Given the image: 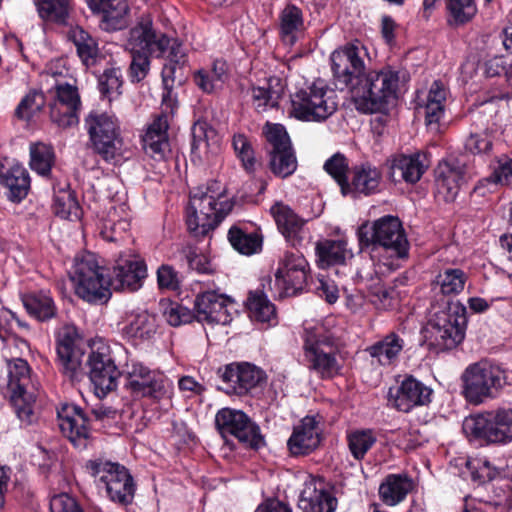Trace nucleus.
I'll list each match as a JSON object with an SVG mask.
<instances>
[{"label":"nucleus","instance_id":"nucleus-53","mask_svg":"<svg viewBox=\"0 0 512 512\" xmlns=\"http://www.w3.org/2000/svg\"><path fill=\"white\" fill-rule=\"evenodd\" d=\"M447 10L452 18L450 23L463 25L476 15L477 6L475 0H448Z\"/></svg>","mask_w":512,"mask_h":512},{"label":"nucleus","instance_id":"nucleus-4","mask_svg":"<svg viewBox=\"0 0 512 512\" xmlns=\"http://www.w3.org/2000/svg\"><path fill=\"white\" fill-rule=\"evenodd\" d=\"M462 395L471 405L496 399L507 384L504 369L488 361L468 365L461 375Z\"/></svg>","mask_w":512,"mask_h":512},{"label":"nucleus","instance_id":"nucleus-7","mask_svg":"<svg viewBox=\"0 0 512 512\" xmlns=\"http://www.w3.org/2000/svg\"><path fill=\"white\" fill-rule=\"evenodd\" d=\"M467 309L459 301H447L430 320V345L437 352L456 348L465 337Z\"/></svg>","mask_w":512,"mask_h":512},{"label":"nucleus","instance_id":"nucleus-17","mask_svg":"<svg viewBox=\"0 0 512 512\" xmlns=\"http://www.w3.org/2000/svg\"><path fill=\"white\" fill-rule=\"evenodd\" d=\"M87 364L89 378L97 397L103 398L116 389L121 372L115 364L109 346L102 345L92 350Z\"/></svg>","mask_w":512,"mask_h":512},{"label":"nucleus","instance_id":"nucleus-35","mask_svg":"<svg viewBox=\"0 0 512 512\" xmlns=\"http://www.w3.org/2000/svg\"><path fill=\"white\" fill-rule=\"evenodd\" d=\"M262 288L250 291L246 299V308L250 319L254 322L274 326L278 323L275 305L269 300L264 291V283Z\"/></svg>","mask_w":512,"mask_h":512},{"label":"nucleus","instance_id":"nucleus-50","mask_svg":"<svg viewBox=\"0 0 512 512\" xmlns=\"http://www.w3.org/2000/svg\"><path fill=\"white\" fill-rule=\"evenodd\" d=\"M52 207L54 213L63 219L79 217V204L74 194L68 189H60L55 192Z\"/></svg>","mask_w":512,"mask_h":512},{"label":"nucleus","instance_id":"nucleus-40","mask_svg":"<svg viewBox=\"0 0 512 512\" xmlns=\"http://www.w3.org/2000/svg\"><path fill=\"white\" fill-rule=\"evenodd\" d=\"M405 345L404 340L395 332H390L381 340L369 346L366 351L382 366L393 364Z\"/></svg>","mask_w":512,"mask_h":512},{"label":"nucleus","instance_id":"nucleus-62","mask_svg":"<svg viewBox=\"0 0 512 512\" xmlns=\"http://www.w3.org/2000/svg\"><path fill=\"white\" fill-rule=\"evenodd\" d=\"M51 512H84L77 501L66 493L55 495L50 500Z\"/></svg>","mask_w":512,"mask_h":512},{"label":"nucleus","instance_id":"nucleus-57","mask_svg":"<svg viewBox=\"0 0 512 512\" xmlns=\"http://www.w3.org/2000/svg\"><path fill=\"white\" fill-rule=\"evenodd\" d=\"M163 316L169 325L175 327L190 323L194 317L190 309L176 302L166 305Z\"/></svg>","mask_w":512,"mask_h":512},{"label":"nucleus","instance_id":"nucleus-29","mask_svg":"<svg viewBox=\"0 0 512 512\" xmlns=\"http://www.w3.org/2000/svg\"><path fill=\"white\" fill-rule=\"evenodd\" d=\"M168 117L160 114L154 118L142 136V146L145 153L155 160H162L170 150L168 140Z\"/></svg>","mask_w":512,"mask_h":512},{"label":"nucleus","instance_id":"nucleus-11","mask_svg":"<svg viewBox=\"0 0 512 512\" xmlns=\"http://www.w3.org/2000/svg\"><path fill=\"white\" fill-rule=\"evenodd\" d=\"M8 366V388L11 392V402L17 417L25 426L37 420L34 412L35 397L29 388L32 387L30 367L22 358L10 360Z\"/></svg>","mask_w":512,"mask_h":512},{"label":"nucleus","instance_id":"nucleus-59","mask_svg":"<svg viewBox=\"0 0 512 512\" xmlns=\"http://www.w3.org/2000/svg\"><path fill=\"white\" fill-rule=\"evenodd\" d=\"M251 95L258 111H265L267 108H274L278 105L279 95L270 88L252 87Z\"/></svg>","mask_w":512,"mask_h":512},{"label":"nucleus","instance_id":"nucleus-52","mask_svg":"<svg viewBox=\"0 0 512 512\" xmlns=\"http://www.w3.org/2000/svg\"><path fill=\"white\" fill-rule=\"evenodd\" d=\"M123 80L120 68H107L98 78L101 94L111 100L121 94Z\"/></svg>","mask_w":512,"mask_h":512},{"label":"nucleus","instance_id":"nucleus-26","mask_svg":"<svg viewBox=\"0 0 512 512\" xmlns=\"http://www.w3.org/2000/svg\"><path fill=\"white\" fill-rule=\"evenodd\" d=\"M463 180V171L457 161H441L435 169L436 195L444 202H453Z\"/></svg>","mask_w":512,"mask_h":512},{"label":"nucleus","instance_id":"nucleus-36","mask_svg":"<svg viewBox=\"0 0 512 512\" xmlns=\"http://www.w3.org/2000/svg\"><path fill=\"white\" fill-rule=\"evenodd\" d=\"M298 506L303 512H334L337 499L323 487L309 483L301 493Z\"/></svg>","mask_w":512,"mask_h":512},{"label":"nucleus","instance_id":"nucleus-16","mask_svg":"<svg viewBox=\"0 0 512 512\" xmlns=\"http://www.w3.org/2000/svg\"><path fill=\"white\" fill-rule=\"evenodd\" d=\"M266 139L270 144L269 167L274 175L286 178L297 169V158L290 137L281 124H267Z\"/></svg>","mask_w":512,"mask_h":512},{"label":"nucleus","instance_id":"nucleus-15","mask_svg":"<svg viewBox=\"0 0 512 512\" xmlns=\"http://www.w3.org/2000/svg\"><path fill=\"white\" fill-rule=\"evenodd\" d=\"M50 120L61 129L77 126L81 110L78 88L69 83H56L50 90Z\"/></svg>","mask_w":512,"mask_h":512},{"label":"nucleus","instance_id":"nucleus-44","mask_svg":"<svg viewBox=\"0 0 512 512\" xmlns=\"http://www.w3.org/2000/svg\"><path fill=\"white\" fill-rule=\"evenodd\" d=\"M72 4L73 0H35L40 18L59 25L67 23Z\"/></svg>","mask_w":512,"mask_h":512},{"label":"nucleus","instance_id":"nucleus-31","mask_svg":"<svg viewBox=\"0 0 512 512\" xmlns=\"http://www.w3.org/2000/svg\"><path fill=\"white\" fill-rule=\"evenodd\" d=\"M0 183L8 190V199L19 203L28 195L31 180L27 169L16 163L0 166Z\"/></svg>","mask_w":512,"mask_h":512},{"label":"nucleus","instance_id":"nucleus-30","mask_svg":"<svg viewBox=\"0 0 512 512\" xmlns=\"http://www.w3.org/2000/svg\"><path fill=\"white\" fill-rule=\"evenodd\" d=\"M88 7L101 14V27L106 31H116L126 25L128 5L126 0H86Z\"/></svg>","mask_w":512,"mask_h":512},{"label":"nucleus","instance_id":"nucleus-43","mask_svg":"<svg viewBox=\"0 0 512 512\" xmlns=\"http://www.w3.org/2000/svg\"><path fill=\"white\" fill-rule=\"evenodd\" d=\"M22 302L29 315L37 320L46 321L56 316L57 308L49 293L26 294L23 295Z\"/></svg>","mask_w":512,"mask_h":512},{"label":"nucleus","instance_id":"nucleus-61","mask_svg":"<svg viewBox=\"0 0 512 512\" xmlns=\"http://www.w3.org/2000/svg\"><path fill=\"white\" fill-rule=\"evenodd\" d=\"M491 138L484 133H470L465 141V150L473 155L486 154L492 149Z\"/></svg>","mask_w":512,"mask_h":512},{"label":"nucleus","instance_id":"nucleus-9","mask_svg":"<svg viewBox=\"0 0 512 512\" xmlns=\"http://www.w3.org/2000/svg\"><path fill=\"white\" fill-rule=\"evenodd\" d=\"M463 429L487 444L512 442V408L485 410L467 417Z\"/></svg>","mask_w":512,"mask_h":512},{"label":"nucleus","instance_id":"nucleus-22","mask_svg":"<svg viewBox=\"0 0 512 512\" xmlns=\"http://www.w3.org/2000/svg\"><path fill=\"white\" fill-rule=\"evenodd\" d=\"M172 38L157 31L149 17H142L130 30L129 44L150 57H163Z\"/></svg>","mask_w":512,"mask_h":512},{"label":"nucleus","instance_id":"nucleus-47","mask_svg":"<svg viewBox=\"0 0 512 512\" xmlns=\"http://www.w3.org/2000/svg\"><path fill=\"white\" fill-rule=\"evenodd\" d=\"M377 436L372 429H357L347 434V444L354 459H364L367 452L375 445Z\"/></svg>","mask_w":512,"mask_h":512},{"label":"nucleus","instance_id":"nucleus-20","mask_svg":"<svg viewBox=\"0 0 512 512\" xmlns=\"http://www.w3.org/2000/svg\"><path fill=\"white\" fill-rule=\"evenodd\" d=\"M79 335L73 325H65L56 333L57 362L62 373L71 381H78L83 376V353L76 348Z\"/></svg>","mask_w":512,"mask_h":512},{"label":"nucleus","instance_id":"nucleus-39","mask_svg":"<svg viewBox=\"0 0 512 512\" xmlns=\"http://www.w3.org/2000/svg\"><path fill=\"white\" fill-rule=\"evenodd\" d=\"M413 482L405 474H389L379 487V496L383 503L394 506L405 499L412 490Z\"/></svg>","mask_w":512,"mask_h":512},{"label":"nucleus","instance_id":"nucleus-13","mask_svg":"<svg viewBox=\"0 0 512 512\" xmlns=\"http://www.w3.org/2000/svg\"><path fill=\"white\" fill-rule=\"evenodd\" d=\"M303 349L304 359L310 371L323 379L332 378L340 373L337 345L330 336L308 332Z\"/></svg>","mask_w":512,"mask_h":512},{"label":"nucleus","instance_id":"nucleus-34","mask_svg":"<svg viewBox=\"0 0 512 512\" xmlns=\"http://www.w3.org/2000/svg\"><path fill=\"white\" fill-rule=\"evenodd\" d=\"M447 93L440 81L432 83L425 104V124L431 133L441 132V120L445 113Z\"/></svg>","mask_w":512,"mask_h":512},{"label":"nucleus","instance_id":"nucleus-6","mask_svg":"<svg viewBox=\"0 0 512 512\" xmlns=\"http://www.w3.org/2000/svg\"><path fill=\"white\" fill-rule=\"evenodd\" d=\"M85 469L97 487L105 489L111 501L122 505L132 503L136 485L125 466L104 459H94L86 462Z\"/></svg>","mask_w":512,"mask_h":512},{"label":"nucleus","instance_id":"nucleus-19","mask_svg":"<svg viewBox=\"0 0 512 512\" xmlns=\"http://www.w3.org/2000/svg\"><path fill=\"white\" fill-rule=\"evenodd\" d=\"M310 274L309 263L298 251H286L275 272V284L286 296L302 291Z\"/></svg>","mask_w":512,"mask_h":512},{"label":"nucleus","instance_id":"nucleus-1","mask_svg":"<svg viewBox=\"0 0 512 512\" xmlns=\"http://www.w3.org/2000/svg\"><path fill=\"white\" fill-rule=\"evenodd\" d=\"M362 45L350 44L331 55L334 78L343 88H350L358 111L363 113H386L398 98L400 85L409 80L404 70L385 67L364 73Z\"/></svg>","mask_w":512,"mask_h":512},{"label":"nucleus","instance_id":"nucleus-10","mask_svg":"<svg viewBox=\"0 0 512 512\" xmlns=\"http://www.w3.org/2000/svg\"><path fill=\"white\" fill-rule=\"evenodd\" d=\"M374 237L376 244L371 250V259L378 261L383 254H388L390 261L383 262L388 269H394L393 259H402L408 256L409 242L400 220L394 216H384L374 222Z\"/></svg>","mask_w":512,"mask_h":512},{"label":"nucleus","instance_id":"nucleus-38","mask_svg":"<svg viewBox=\"0 0 512 512\" xmlns=\"http://www.w3.org/2000/svg\"><path fill=\"white\" fill-rule=\"evenodd\" d=\"M305 30V21L302 10L294 5H286L279 14V33L281 39L294 44L299 35Z\"/></svg>","mask_w":512,"mask_h":512},{"label":"nucleus","instance_id":"nucleus-37","mask_svg":"<svg viewBox=\"0 0 512 512\" xmlns=\"http://www.w3.org/2000/svg\"><path fill=\"white\" fill-rule=\"evenodd\" d=\"M315 253L317 265L322 268L345 264L352 254L344 240L323 239L316 243Z\"/></svg>","mask_w":512,"mask_h":512},{"label":"nucleus","instance_id":"nucleus-28","mask_svg":"<svg viewBox=\"0 0 512 512\" xmlns=\"http://www.w3.org/2000/svg\"><path fill=\"white\" fill-rule=\"evenodd\" d=\"M381 177V172L369 163L356 165L350 170V178L343 186L342 195H371L378 190Z\"/></svg>","mask_w":512,"mask_h":512},{"label":"nucleus","instance_id":"nucleus-42","mask_svg":"<svg viewBox=\"0 0 512 512\" xmlns=\"http://www.w3.org/2000/svg\"><path fill=\"white\" fill-rule=\"evenodd\" d=\"M227 79V64L223 60H215L209 71L199 70L194 74L195 84L208 94L221 89Z\"/></svg>","mask_w":512,"mask_h":512},{"label":"nucleus","instance_id":"nucleus-60","mask_svg":"<svg viewBox=\"0 0 512 512\" xmlns=\"http://www.w3.org/2000/svg\"><path fill=\"white\" fill-rule=\"evenodd\" d=\"M182 253L191 270L200 274H210L213 272L209 259L205 255L198 253L194 248L186 247L182 250Z\"/></svg>","mask_w":512,"mask_h":512},{"label":"nucleus","instance_id":"nucleus-63","mask_svg":"<svg viewBox=\"0 0 512 512\" xmlns=\"http://www.w3.org/2000/svg\"><path fill=\"white\" fill-rule=\"evenodd\" d=\"M192 134V150H196L201 144L207 146V141L211 135L214 134V130L205 121H197L194 123L191 129Z\"/></svg>","mask_w":512,"mask_h":512},{"label":"nucleus","instance_id":"nucleus-25","mask_svg":"<svg viewBox=\"0 0 512 512\" xmlns=\"http://www.w3.org/2000/svg\"><path fill=\"white\" fill-rule=\"evenodd\" d=\"M320 417L306 416L293 429L287 446L293 456L308 455L321 443Z\"/></svg>","mask_w":512,"mask_h":512},{"label":"nucleus","instance_id":"nucleus-46","mask_svg":"<svg viewBox=\"0 0 512 512\" xmlns=\"http://www.w3.org/2000/svg\"><path fill=\"white\" fill-rule=\"evenodd\" d=\"M55 161L53 147L41 142L30 145L29 165L41 176H48Z\"/></svg>","mask_w":512,"mask_h":512},{"label":"nucleus","instance_id":"nucleus-54","mask_svg":"<svg viewBox=\"0 0 512 512\" xmlns=\"http://www.w3.org/2000/svg\"><path fill=\"white\" fill-rule=\"evenodd\" d=\"M150 56L131 46V63L128 69V78L131 83L144 80L150 71Z\"/></svg>","mask_w":512,"mask_h":512},{"label":"nucleus","instance_id":"nucleus-14","mask_svg":"<svg viewBox=\"0 0 512 512\" xmlns=\"http://www.w3.org/2000/svg\"><path fill=\"white\" fill-rule=\"evenodd\" d=\"M215 424L223 438L233 436L255 450L265 445L259 426L241 410L222 408L216 414Z\"/></svg>","mask_w":512,"mask_h":512},{"label":"nucleus","instance_id":"nucleus-51","mask_svg":"<svg viewBox=\"0 0 512 512\" xmlns=\"http://www.w3.org/2000/svg\"><path fill=\"white\" fill-rule=\"evenodd\" d=\"M323 169L336 181L343 193V186L350 178L349 162L346 156L339 152L335 153L325 161Z\"/></svg>","mask_w":512,"mask_h":512},{"label":"nucleus","instance_id":"nucleus-27","mask_svg":"<svg viewBox=\"0 0 512 512\" xmlns=\"http://www.w3.org/2000/svg\"><path fill=\"white\" fill-rule=\"evenodd\" d=\"M428 168L426 157L419 152L410 155L399 154L390 162V178L394 182L417 183Z\"/></svg>","mask_w":512,"mask_h":512},{"label":"nucleus","instance_id":"nucleus-23","mask_svg":"<svg viewBox=\"0 0 512 512\" xmlns=\"http://www.w3.org/2000/svg\"><path fill=\"white\" fill-rule=\"evenodd\" d=\"M231 299L215 291H206L198 294L194 301L195 317L199 322L207 324L227 325L232 321L228 309L232 305Z\"/></svg>","mask_w":512,"mask_h":512},{"label":"nucleus","instance_id":"nucleus-64","mask_svg":"<svg viewBox=\"0 0 512 512\" xmlns=\"http://www.w3.org/2000/svg\"><path fill=\"white\" fill-rule=\"evenodd\" d=\"M129 228L130 223L125 219H121L118 222L113 223L109 221V225H105L101 234L107 241H119L122 239V234L128 231Z\"/></svg>","mask_w":512,"mask_h":512},{"label":"nucleus","instance_id":"nucleus-49","mask_svg":"<svg viewBox=\"0 0 512 512\" xmlns=\"http://www.w3.org/2000/svg\"><path fill=\"white\" fill-rule=\"evenodd\" d=\"M46 99L38 90L29 91L15 109V117L18 120L29 122L44 108Z\"/></svg>","mask_w":512,"mask_h":512},{"label":"nucleus","instance_id":"nucleus-58","mask_svg":"<svg viewBox=\"0 0 512 512\" xmlns=\"http://www.w3.org/2000/svg\"><path fill=\"white\" fill-rule=\"evenodd\" d=\"M182 276L168 264L157 269V284L161 290L177 291L181 287Z\"/></svg>","mask_w":512,"mask_h":512},{"label":"nucleus","instance_id":"nucleus-55","mask_svg":"<svg viewBox=\"0 0 512 512\" xmlns=\"http://www.w3.org/2000/svg\"><path fill=\"white\" fill-rule=\"evenodd\" d=\"M232 146L237 157L241 160L244 169L248 172L254 171L256 159L248 137L244 134H235L232 138Z\"/></svg>","mask_w":512,"mask_h":512},{"label":"nucleus","instance_id":"nucleus-48","mask_svg":"<svg viewBox=\"0 0 512 512\" xmlns=\"http://www.w3.org/2000/svg\"><path fill=\"white\" fill-rule=\"evenodd\" d=\"M467 280L466 273L459 268H447L440 272L435 283L443 295H457L464 289Z\"/></svg>","mask_w":512,"mask_h":512},{"label":"nucleus","instance_id":"nucleus-2","mask_svg":"<svg viewBox=\"0 0 512 512\" xmlns=\"http://www.w3.org/2000/svg\"><path fill=\"white\" fill-rule=\"evenodd\" d=\"M105 268L99 266L96 255L86 252L75 258L72 280L75 293L91 304H104L111 297L110 285L115 290L134 292L142 286L147 275L143 260L135 255H120L113 267V277L109 280Z\"/></svg>","mask_w":512,"mask_h":512},{"label":"nucleus","instance_id":"nucleus-12","mask_svg":"<svg viewBox=\"0 0 512 512\" xmlns=\"http://www.w3.org/2000/svg\"><path fill=\"white\" fill-rule=\"evenodd\" d=\"M121 374L126 380L125 387L137 397L161 399L171 387L162 373L151 370L136 359H128Z\"/></svg>","mask_w":512,"mask_h":512},{"label":"nucleus","instance_id":"nucleus-41","mask_svg":"<svg viewBox=\"0 0 512 512\" xmlns=\"http://www.w3.org/2000/svg\"><path fill=\"white\" fill-rule=\"evenodd\" d=\"M68 39L75 45L77 55L86 66L95 63L99 48L96 39L90 33L80 26H75L69 30Z\"/></svg>","mask_w":512,"mask_h":512},{"label":"nucleus","instance_id":"nucleus-24","mask_svg":"<svg viewBox=\"0 0 512 512\" xmlns=\"http://www.w3.org/2000/svg\"><path fill=\"white\" fill-rule=\"evenodd\" d=\"M432 389L413 376H406L394 390L389 391V401L398 411L408 413L414 407L431 402Z\"/></svg>","mask_w":512,"mask_h":512},{"label":"nucleus","instance_id":"nucleus-32","mask_svg":"<svg viewBox=\"0 0 512 512\" xmlns=\"http://www.w3.org/2000/svg\"><path fill=\"white\" fill-rule=\"evenodd\" d=\"M157 318L146 310L132 312L121 328V334L128 340H150L157 332Z\"/></svg>","mask_w":512,"mask_h":512},{"label":"nucleus","instance_id":"nucleus-5","mask_svg":"<svg viewBox=\"0 0 512 512\" xmlns=\"http://www.w3.org/2000/svg\"><path fill=\"white\" fill-rule=\"evenodd\" d=\"M338 108L337 94L322 79H317L291 96V114L304 121H324Z\"/></svg>","mask_w":512,"mask_h":512},{"label":"nucleus","instance_id":"nucleus-33","mask_svg":"<svg viewBox=\"0 0 512 512\" xmlns=\"http://www.w3.org/2000/svg\"><path fill=\"white\" fill-rule=\"evenodd\" d=\"M271 214L283 236L296 247L301 243L304 220L299 218L292 209L283 203L274 204Z\"/></svg>","mask_w":512,"mask_h":512},{"label":"nucleus","instance_id":"nucleus-8","mask_svg":"<svg viewBox=\"0 0 512 512\" xmlns=\"http://www.w3.org/2000/svg\"><path fill=\"white\" fill-rule=\"evenodd\" d=\"M92 148L106 163L116 165L123 159V139L115 116L92 111L85 119Z\"/></svg>","mask_w":512,"mask_h":512},{"label":"nucleus","instance_id":"nucleus-18","mask_svg":"<svg viewBox=\"0 0 512 512\" xmlns=\"http://www.w3.org/2000/svg\"><path fill=\"white\" fill-rule=\"evenodd\" d=\"M217 375L222 385L218 388L229 395L248 394L265 380V373L250 363L228 364L219 368Z\"/></svg>","mask_w":512,"mask_h":512},{"label":"nucleus","instance_id":"nucleus-56","mask_svg":"<svg viewBox=\"0 0 512 512\" xmlns=\"http://www.w3.org/2000/svg\"><path fill=\"white\" fill-rule=\"evenodd\" d=\"M486 181L502 186H512V158L508 155L498 157L496 166Z\"/></svg>","mask_w":512,"mask_h":512},{"label":"nucleus","instance_id":"nucleus-21","mask_svg":"<svg viewBox=\"0 0 512 512\" xmlns=\"http://www.w3.org/2000/svg\"><path fill=\"white\" fill-rule=\"evenodd\" d=\"M59 428L63 435L79 449L86 448L90 438L89 418L72 403H62L57 408Z\"/></svg>","mask_w":512,"mask_h":512},{"label":"nucleus","instance_id":"nucleus-3","mask_svg":"<svg viewBox=\"0 0 512 512\" xmlns=\"http://www.w3.org/2000/svg\"><path fill=\"white\" fill-rule=\"evenodd\" d=\"M233 203L228 199L225 188L219 181H211L206 186L191 190L187 211V226L195 236H206L214 230L232 210Z\"/></svg>","mask_w":512,"mask_h":512},{"label":"nucleus","instance_id":"nucleus-45","mask_svg":"<svg viewBox=\"0 0 512 512\" xmlns=\"http://www.w3.org/2000/svg\"><path fill=\"white\" fill-rule=\"evenodd\" d=\"M228 240L235 250L244 255L258 252L262 246L261 236L256 232L245 231L240 224H235L229 229Z\"/></svg>","mask_w":512,"mask_h":512}]
</instances>
